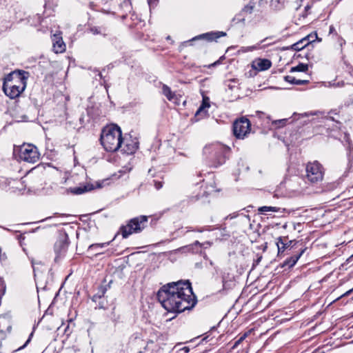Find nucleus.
I'll list each match as a JSON object with an SVG mask.
<instances>
[{
	"mask_svg": "<svg viewBox=\"0 0 353 353\" xmlns=\"http://www.w3.org/2000/svg\"><path fill=\"white\" fill-rule=\"evenodd\" d=\"M272 65V63L267 59H258L252 62L253 69L258 71H264L268 70Z\"/></svg>",
	"mask_w": 353,
	"mask_h": 353,
	"instance_id": "12",
	"label": "nucleus"
},
{
	"mask_svg": "<svg viewBox=\"0 0 353 353\" xmlns=\"http://www.w3.org/2000/svg\"><path fill=\"white\" fill-rule=\"evenodd\" d=\"M317 37V34H315L314 36L312 34H310L307 36L306 37L303 38V39L300 40L299 41L296 42V43L293 44L292 46V48L294 50L299 51L302 49H303L305 47L309 45L310 43L314 41L313 38Z\"/></svg>",
	"mask_w": 353,
	"mask_h": 353,
	"instance_id": "14",
	"label": "nucleus"
},
{
	"mask_svg": "<svg viewBox=\"0 0 353 353\" xmlns=\"http://www.w3.org/2000/svg\"><path fill=\"white\" fill-rule=\"evenodd\" d=\"M286 0H270V6L274 10H281L285 7Z\"/></svg>",
	"mask_w": 353,
	"mask_h": 353,
	"instance_id": "19",
	"label": "nucleus"
},
{
	"mask_svg": "<svg viewBox=\"0 0 353 353\" xmlns=\"http://www.w3.org/2000/svg\"><path fill=\"white\" fill-rule=\"evenodd\" d=\"M310 8V6H305V10L306 11H307Z\"/></svg>",
	"mask_w": 353,
	"mask_h": 353,
	"instance_id": "39",
	"label": "nucleus"
},
{
	"mask_svg": "<svg viewBox=\"0 0 353 353\" xmlns=\"http://www.w3.org/2000/svg\"><path fill=\"white\" fill-rule=\"evenodd\" d=\"M210 101L209 98L203 97L202 104L200 105L197 111L196 112L195 116L198 117L201 114H206V111L205 110L206 108H210Z\"/></svg>",
	"mask_w": 353,
	"mask_h": 353,
	"instance_id": "18",
	"label": "nucleus"
},
{
	"mask_svg": "<svg viewBox=\"0 0 353 353\" xmlns=\"http://www.w3.org/2000/svg\"><path fill=\"white\" fill-rule=\"evenodd\" d=\"M101 254V252H96L94 254L95 255H98V254Z\"/></svg>",
	"mask_w": 353,
	"mask_h": 353,
	"instance_id": "45",
	"label": "nucleus"
},
{
	"mask_svg": "<svg viewBox=\"0 0 353 353\" xmlns=\"http://www.w3.org/2000/svg\"><path fill=\"white\" fill-rule=\"evenodd\" d=\"M138 148V141L131 139L123 138V143L119 148L123 153L132 154L136 152Z\"/></svg>",
	"mask_w": 353,
	"mask_h": 353,
	"instance_id": "10",
	"label": "nucleus"
},
{
	"mask_svg": "<svg viewBox=\"0 0 353 353\" xmlns=\"http://www.w3.org/2000/svg\"><path fill=\"white\" fill-rule=\"evenodd\" d=\"M110 242L92 244L88 247V251H97L99 248H105L108 246Z\"/></svg>",
	"mask_w": 353,
	"mask_h": 353,
	"instance_id": "26",
	"label": "nucleus"
},
{
	"mask_svg": "<svg viewBox=\"0 0 353 353\" xmlns=\"http://www.w3.org/2000/svg\"><path fill=\"white\" fill-rule=\"evenodd\" d=\"M308 69V65L305 63H299L295 67H292L290 70L291 72H306Z\"/></svg>",
	"mask_w": 353,
	"mask_h": 353,
	"instance_id": "25",
	"label": "nucleus"
},
{
	"mask_svg": "<svg viewBox=\"0 0 353 353\" xmlns=\"http://www.w3.org/2000/svg\"><path fill=\"white\" fill-rule=\"evenodd\" d=\"M248 334L245 332L237 341H235L232 348H236L248 336Z\"/></svg>",
	"mask_w": 353,
	"mask_h": 353,
	"instance_id": "28",
	"label": "nucleus"
},
{
	"mask_svg": "<svg viewBox=\"0 0 353 353\" xmlns=\"http://www.w3.org/2000/svg\"><path fill=\"white\" fill-rule=\"evenodd\" d=\"M259 48H261L260 43H257L256 45L245 48V50H243V51L244 52H250V51L258 50Z\"/></svg>",
	"mask_w": 353,
	"mask_h": 353,
	"instance_id": "31",
	"label": "nucleus"
},
{
	"mask_svg": "<svg viewBox=\"0 0 353 353\" xmlns=\"http://www.w3.org/2000/svg\"><path fill=\"white\" fill-rule=\"evenodd\" d=\"M281 210L280 208L272 206H262L258 209L259 213L265 214L268 212H277Z\"/></svg>",
	"mask_w": 353,
	"mask_h": 353,
	"instance_id": "23",
	"label": "nucleus"
},
{
	"mask_svg": "<svg viewBox=\"0 0 353 353\" xmlns=\"http://www.w3.org/2000/svg\"><path fill=\"white\" fill-rule=\"evenodd\" d=\"M52 47L53 50L56 53H60L65 50V45L64 42L63 41L62 37L60 36V34H54L52 37Z\"/></svg>",
	"mask_w": 353,
	"mask_h": 353,
	"instance_id": "11",
	"label": "nucleus"
},
{
	"mask_svg": "<svg viewBox=\"0 0 353 353\" xmlns=\"http://www.w3.org/2000/svg\"><path fill=\"white\" fill-rule=\"evenodd\" d=\"M353 292V288L348 291H347L345 293H344L341 296H347L350 295Z\"/></svg>",
	"mask_w": 353,
	"mask_h": 353,
	"instance_id": "35",
	"label": "nucleus"
},
{
	"mask_svg": "<svg viewBox=\"0 0 353 353\" xmlns=\"http://www.w3.org/2000/svg\"><path fill=\"white\" fill-rule=\"evenodd\" d=\"M266 3V1L264 0H258V4L259 7L263 6Z\"/></svg>",
	"mask_w": 353,
	"mask_h": 353,
	"instance_id": "34",
	"label": "nucleus"
},
{
	"mask_svg": "<svg viewBox=\"0 0 353 353\" xmlns=\"http://www.w3.org/2000/svg\"><path fill=\"white\" fill-rule=\"evenodd\" d=\"M305 170V177L311 183H317L323 180V168L318 161L309 162Z\"/></svg>",
	"mask_w": 353,
	"mask_h": 353,
	"instance_id": "6",
	"label": "nucleus"
},
{
	"mask_svg": "<svg viewBox=\"0 0 353 353\" xmlns=\"http://www.w3.org/2000/svg\"><path fill=\"white\" fill-rule=\"evenodd\" d=\"M271 39V37H266L265 39L261 40L259 43H260L261 48L268 46L271 45L272 43H268V40Z\"/></svg>",
	"mask_w": 353,
	"mask_h": 353,
	"instance_id": "29",
	"label": "nucleus"
},
{
	"mask_svg": "<svg viewBox=\"0 0 353 353\" xmlns=\"http://www.w3.org/2000/svg\"><path fill=\"white\" fill-rule=\"evenodd\" d=\"M162 93L169 101H172L175 94L173 93L170 87L167 85L163 84L162 87Z\"/></svg>",
	"mask_w": 353,
	"mask_h": 353,
	"instance_id": "22",
	"label": "nucleus"
},
{
	"mask_svg": "<svg viewBox=\"0 0 353 353\" xmlns=\"http://www.w3.org/2000/svg\"><path fill=\"white\" fill-rule=\"evenodd\" d=\"M139 353H143V352H142V351H140V352H139Z\"/></svg>",
	"mask_w": 353,
	"mask_h": 353,
	"instance_id": "48",
	"label": "nucleus"
},
{
	"mask_svg": "<svg viewBox=\"0 0 353 353\" xmlns=\"http://www.w3.org/2000/svg\"><path fill=\"white\" fill-rule=\"evenodd\" d=\"M94 189V186L92 184L87 183L85 185H80L76 188H70L67 189L65 192L68 193H72L73 194H81L85 192H89Z\"/></svg>",
	"mask_w": 353,
	"mask_h": 353,
	"instance_id": "15",
	"label": "nucleus"
},
{
	"mask_svg": "<svg viewBox=\"0 0 353 353\" xmlns=\"http://www.w3.org/2000/svg\"><path fill=\"white\" fill-rule=\"evenodd\" d=\"M39 152L36 146L32 144H24L19 150V158L25 162L34 163L39 159Z\"/></svg>",
	"mask_w": 353,
	"mask_h": 353,
	"instance_id": "7",
	"label": "nucleus"
},
{
	"mask_svg": "<svg viewBox=\"0 0 353 353\" xmlns=\"http://www.w3.org/2000/svg\"><path fill=\"white\" fill-rule=\"evenodd\" d=\"M288 120V119L276 120V121H273L272 123L274 124L275 125H278V127H281V126H283L284 125H285Z\"/></svg>",
	"mask_w": 353,
	"mask_h": 353,
	"instance_id": "30",
	"label": "nucleus"
},
{
	"mask_svg": "<svg viewBox=\"0 0 353 353\" xmlns=\"http://www.w3.org/2000/svg\"><path fill=\"white\" fill-rule=\"evenodd\" d=\"M51 219V216H48V218H46L45 220H46V219Z\"/></svg>",
	"mask_w": 353,
	"mask_h": 353,
	"instance_id": "46",
	"label": "nucleus"
},
{
	"mask_svg": "<svg viewBox=\"0 0 353 353\" xmlns=\"http://www.w3.org/2000/svg\"><path fill=\"white\" fill-rule=\"evenodd\" d=\"M101 143L108 152H116L122 145L123 137L121 128L117 125L105 127L101 134Z\"/></svg>",
	"mask_w": 353,
	"mask_h": 353,
	"instance_id": "3",
	"label": "nucleus"
},
{
	"mask_svg": "<svg viewBox=\"0 0 353 353\" xmlns=\"http://www.w3.org/2000/svg\"><path fill=\"white\" fill-rule=\"evenodd\" d=\"M214 270H215L216 273H218L219 268L217 267H214Z\"/></svg>",
	"mask_w": 353,
	"mask_h": 353,
	"instance_id": "41",
	"label": "nucleus"
},
{
	"mask_svg": "<svg viewBox=\"0 0 353 353\" xmlns=\"http://www.w3.org/2000/svg\"><path fill=\"white\" fill-rule=\"evenodd\" d=\"M195 244H196V245H200V243H199V241H196V242H195Z\"/></svg>",
	"mask_w": 353,
	"mask_h": 353,
	"instance_id": "43",
	"label": "nucleus"
},
{
	"mask_svg": "<svg viewBox=\"0 0 353 353\" xmlns=\"http://www.w3.org/2000/svg\"><path fill=\"white\" fill-rule=\"evenodd\" d=\"M89 31L94 35L102 34V35L105 36L106 34H105L106 30L102 27L93 26V27L90 28Z\"/></svg>",
	"mask_w": 353,
	"mask_h": 353,
	"instance_id": "24",
	"label": "nucleus"
},
{
	"mask_svg": "<svg viewBox=\"0 0 353 353\" xmlns=\"http://www.w3.org/2000/svg\"><path fill=\"white\" fill-rule=\"evenodd\" d=\"M231 280H228L225 276H222L223 290H228L231 288Z\"/></svg>",
	"mask_w": 353,
	"mask_h": 353,
	"instance_id": "27",
	"label": "nucleus"
},
{
	"mask_svg": "<svg viewBox=\"0 0 353 353\" xmlns=\"http://www.w3.org/2000/svg\"><path fill=\"white\" fill-rule=\"evenodd\" d=\"M256 2L254 0H250L249 3L243 7L241 10V14H251L255 8Z\"/></svg>",
	"mask_w": 353,
	"mask_h": 353,
	"instance_id": "21",
	"label": "nucleus"
},
{
	"mask_svg": "<svg viewBox=\"0 0 353 353\" xmlns=\"http://www.w3.org/2000/svg\"><path fill=\"white\" fill-rule=\"evenodd\" d=\"M294 230H296V229H297V228H296V225H294Z\"/></svg>",
	"mask_w": 353,
	"mask_h": 353,
	"instance_id": "47",
	"label": "nucleus"
},
{
	"mask_svg": "<svg viewBox=\"0 0 353 353\" xmlns=\"http://www.w3.org/2000/svg\"><path fill=\"white\" fill-rule=\"evenodd\" d=\"M230 150L229 147L216 143L205 145L203 152L210 165L218 167L225 163Z\"/></svg>",
	"mask_w": 353,
	"mask_h": 353,
	"instance_id": "4",
	"label": "nucleus"
},
{
	"mask_svg": "<svg viewBox=\"0 0 353 353\" xmlns=\"http://www.w3.org/2000/svg\"><path fill=\"white\" fill-rule=\"evenodd\" d=\"M292 243V241H288L287 237H279L276 243L278 248V255L282 254L287 248L291 245Z\"/></svg>",
	"mask_w": 353,
	"mask_h": 353,
	"instance_id": "16",
	"label": "nucleus"
},
{
	"mask_svg": "<svg viewBox=\"0 0 353 353\" xmlns=\"http://www.w3.org/2000/svg\"><path fill=\"white\" fill-rule=\"evenodd\" d=\"M99 76L101 78L102 77V74L101 72L99 73Z\"/></svg>",
	"mask_w": 353,
	"mask_h": 353,
	"instance_id": "44",
	"label": "nucleus"
},
{
	"mask_svg": "<svg viewBox=\"0 0 353 353\" xmlns=\"http://www.w3.org/2000/svg\"><path fill=\"white\" fill-rule=\"evenodd\" d=\"M157 299L169 312H182L190 310L196 304L189 281L169 283L162 286L157 292Z\"/></svg>",
	"mask_w": 353,
	"mask_h": 353,
	"instance_id": "1",
	"label": "nucleus"
},
{
	"mask_svg": "<svg viewBox=\"0 0 353 353\" xmlns=\"http://www.w3.org/2000/svg\"><path fill=\"white\" fill-rule=\"evenodd\" d=\"M28 72L25 71H14L8 74L4 79L3 90L10 99L18 97L26 87Z\"/></svg>",
	"mask_w": 353,
	"mask_h": 353,
	"instance_id": "2",
	"label": "nucleus"
},
{
	"mask_svg": "<svg viewBox=\"0 0 353 353\" xmlns=\"http://www.w3.org/2000/svg\"><path fill=\"white\" fill-rule=\"evenodd\" d=\"M236 216H237V214L234 213L232 214H230L228 217H229L230 219H232L236 217Z\"/></svg>",
	"mask_w": 353,
	"mask_h": 353,
	"instance_id": "37",
	"label": "nucleus"
},
{
	"mask_svg": "<svg viewBox=\"0 0 353 353\" xmlns=\"http://www.w3.org/2000/svg\"><path fill=\"white\" fill-rule=\"evenodd\" d=\"M148 216H139L130 219L125 225L120 228V232L123 238L126 239L134 233L141 232L147 225Z\"/></svg>",
	"mask_w": 353,
	"mask_h": 353,
	"instance_id": "5",
	"label": "nucleus"
},
{
	"mask_svg": "<svg viewBox=\"0 0 353 353\" xmlns=\"http://www.w3.org/2000/svg\"><path fill=\"white\" fill-rule=\"evenodd\" d=\"M284 79L285 81L291 83V84H295V85H305L308 83V80H301V79H296L294 77L292 76H285L284 77Z\"/></svg>",
	"mask_w": 353,
	"mask_h": 353,
	"instance_id": "20",
	"label": "nucleus"
},
{
	"mask_svg": "<svg viewBox=\"0 0 353 353\" xmlns=\"http://www.w3.org/2000/svg\"><path fill=\"white\" fill-rule=\"evenodd\" d=\"M70 181H71V178H65L63 183H66L68 182H70Z\"/></svg>",
	"mask_w": 353,
	"mask_h": 353,
	"instance_id": "38",
	"label": "nucleus"
},
{
	"mask_svg": "<svg viewBox=\"0 0 353 353\" xmlns=\"http://www.w3.org/2000/svg\"><path fill=\"white\" fill-rule=\"evenodd\" d=\"M158 1L159 0H148V3L150 8L151 9L152 8H154L157 6Z\"/></svg>",
	"mask_w": 353,
	"mask_h": 353,
	"instance_id": "32",
	"label": "nucleus"
},
{
	"mask_svg": "<svg viewBox=\"0 0 353 353\" xmlns=\"http://www.w3.org/2000/svg\"><path fill=\"white\" fill-rule=\"evenodd\" d=\"M30 340V339L29 338V339L27 340V341L26 342L25 345H24L22 347H23L24 346H26V344H28V343H29Z\"/></svg>",
	"mask_w": 353,
	"mask_h": 353,
	"instance_id": "40",
	"label": "nucleus"
},
{
	"mask_svg": "<svg viewBox=\"0 0 353 353\" xmlns=\"http://www.w3.org/2000/svg\"><path fill=\"white\" fill-rule=\"evenodd\" d=\"M250 131V122L246 118L236 120L233 125V132L238 139H243Z\"/></svg>",
	"mask_w": 353,
	"mask_h": 353,
	"instance_id": "8",
	"label": "nucleus"
},
{
	"mask_svg": "<svg viewBox=\"0 0 353 353\" xmlns=\"http://www.w3.org/2000/svg\"><path fill=\"white\" fill-rule=\"evenodd\" d=\"M154 186L157 190H160L163 187V183L161 181H154Z\"/></svg>",
	"mask_w": 353,
	"mask_h": 353,
	"instance_id": "33",
	"label": "nucleus"
},
{
	"mask_svg": "<svg viewBox=\"0 0 353 353\" xmlns=\"http://www.w3.org/2000/svg\"><path fill=\"white\" fill-rule=\"evenodd\" d=\"M68 241L67 236L60 237L54 245V250L59 254H62L66 252L68 247Z\"/></svg>",
	"mask_w": 353,
	"mask_h": 353,
	"instance_id": "13",
	"label": "nucleus"
},
{
	"mask_svg": "<svg viewBox=\"0 0 353 353\" xmlns=\"http://www.w3.org/2000/svg\"><path fill=\"white\" fill-rule=\"evenodd\" d=\"M304 252H305V249H303L299 254L292 256L290 258H288L283 263L282 267L283 268H284V267L292 268L296 263V262L298 261L299 258L302 256V254L304 253Z\"/></svg>",
	"mask_w": 353,
	"mask_h": 353,
	"instance_id": "17",
	"label": "nucleus"
},
{
	"mask_svg": "<svg viewBox=\"0 0 353 353\" xmlns=\"http://www.w3.org/2000/svg\"><path fill=\"white\" fill-rule=\"evenodd\" d=\"M181 350L184 351L185 353H188L190 352V348L188 347H183Z\"/></svg>",
	"mask_w": 353,
	"mask_h": 353,
	"instance_id": "36",
	"label": "nucleus"
},
{
	"mask_svg": "<svg viewBox=\"0 0 353 353\" xmlns=\"http://www.w3.org/2000/svg\"><path fill=\"white\" fill-rule=\"evenodd\" d=\"M226 35V33L224 32L217 31V32H210L204 34H201L197 35L189 41H185V43H192L196 41L204 40L207 41H212L216 40L218 38L221 37H224Z\"/></svg>",
	"mask_w": 353,
	"mask_h": 353,
	"instance_id": "9",
	"label": "nucleus"
},
{
	"mask_svg": "<svg viewBox=\"0 0 353 353\" xmlns=\"http://www.w3.org/2000/svg\"><path fill=\"white\" fill-rule=\"evenodd\" d=\"M210 265H212V266H213V265H214V263H213L212 261L210 262Z\"/></svg>",
	"mask_w": 353,
	"mask_h": 353,
	"instance_id": "42",
	"label": "nucleus"
}]
</instances>
